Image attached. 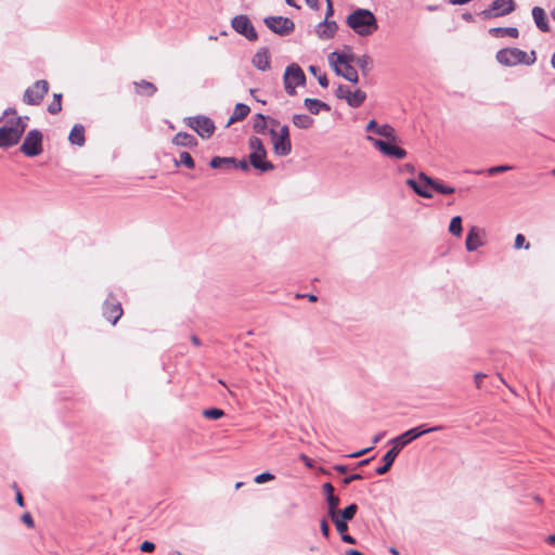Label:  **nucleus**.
<instances>
[{
    "label": "nucleus",
    "instance_id": "obj_1",
    "mask_svg": "<svg viewBox=\"0 0 555 555\" xmlns=\"http://www.w3.org/2000/svg\"><path fill=\"white\" fill-rule=\"evenodd\" d=\"M346 24L361 37H369L378 29L377 18L369 9H356L347 16Z\"/></svg>",
    "mask_w": 555,
    "mask_h": 555
},
{
    "label": "nucleus",
    "instance_id": "obj_2",
    "mask_svg": "<svg viewBox=\"0 0 555 555\" xmlns=\"http://www.w3.org/2000/svg\"><path fill=\"white\" fill-rule=\"evenodd\" d=\"M495 60L499 64L506 67H513L519 64L529 66L535 63L537 54L534 50L527 53L518 48H503L496 52Z\"/></svg>",
    "mask_w": 555,
    "mask_h": 555
},
{
    "label": "nucleus",
    "instance_id": "obj_3",
    "mask_svg": "<svg viewBox=\"0 0 555 555\" xmlns=\"http://www.w3.org/2000/svg\"><path fill=\"white\" fill-rule=\"evenodd\" d=\"M26 121L22 117H16L10 126L0 127V147H11L18 143L26 130Z\"/></svg>",
    "mask_w": 555,
    "mask_h": 555
},
{
    "label": "nucleus",
    "instance_id": "obj_4",
    "mask_svg": "<svg viewBox=\"0 0 555 555\" xmlns=\"http://www.w3.org/2000/svg\"><path fill=\"white\" fill-rule=\"evenodd\" d=\"M443 429L442 425L434 426V427H426L425 425H421L414 428H411L403 434L399 435L398 437L391 439L389 443L392 444V447L398 450L400 453L401 449H403L405 446L411 443L413 440L420 438L421 436L434 433Z\"/></svg>",
    "mask_w": 555,
    "mask_h": 555
},
{
    "label": "nucleus",
    "instance_id": "obj_5",
    "mask_svg": "<svg viewBox=\"0 0 555 555\" xmlns=\"http://www.w3.org/2000/svg\"><path fill=\"white\" fill-rule=\"evenodd\" d=\"M283 82L286 93L295 95L296 87L305 86L306 75L298 64L292 63L285 68Z\"/></svg>",
    "mask_w": 555,
    "mask_h": 555
},
{
    "label": "nucleus",
    "instance_id": "obj_6",
    "mask_svg": "<svg viewBox=\"0 0 555 555\" xmlns=\"http://www.w3.org/2000/svg\"><path fill=\"white\" fill-rule=\"evenodd\" d=\"M373 145L385 156L395 158V159H403L406 157L408 153L404 149L398 146L396 144L397 141L392 140H382L376 139L372 135H367L366 138Z\"/></svg>",
    "mask_w": 555,
    "mask_h": 555
},
{
    "label": "nucleus",
    "instance_id": "obj_7",
    "mask_svg": "<svg viewBox=\"0 0 555 555\" xmlns=\"http://www.w3.org/2000/svg\"><path fill=\"white\" fill-rule=\"evenodd\" d=\"M516 9L514 0H494L491 4L481 11L480 15L486 18H495L511 14Z\"/></svg>",
    "mask_w": 555,
    "mask_h": 555
},
{
    "label": "nucleus",
    "instance_id": "obj_8",
    "mask_svg": "<svg viewBox=\"0 0 555 555\" xmlns=\"http://www.w3.org/2000/svg\"><path fill=\"white\" fill-rule=\"evenodd\" d=\"M185 124L203 139H209L216 129L214 121L203 115L189 117L185 119Z\"/></svg>",
    "mask_w": 555,
    "mask_h": 555
},
{
    "label": "nucleus",
    "instance_id": "obj_9",
    "mask_svg": "<svg viewBox=\"0 0 555 555\" xmlns=\"http://www.w3.org/2000/svg\"><path fill=\"white\" fill-rule=\"evenodd\" d=\"M263 23L273 34L281 37L288 36L295 29V23L284 16H267L263 18Z\"/></svg>",
    "mask_w": 555,
    "mask_h": 555
},
{
    "label": "nucleus",
    "instance_id": "obj_10",
    "mask_svg": "<svg viewBox=\"0 0 555 555\" xmlns=\"http://www.w3.org/2000/svg\"><path fill=\"white\" fill-rule=\"evenodd\" d=\"M21 152L28 156V157H35L42 153V133L37 130L33 129L30 130L22 145H21Z\"/></svg>",
    "mask_w": 555,
    "mask_h": 555
},
{
    "label": "nucleus",
    "instance_id": "obj_11",
    "mask_svg": "<svg viewBox=\"0 0 555 555\" xmlns=\"http://www.w3.org/2000/svg\"><path fill=\"white\" fill-rule=\"evenodd\" d=\"M49 91V83L47 80H37L34 85L28 87L23 95V102L27 105H39Z\"/></svg>",
    "mask_w": 555,
    "mask_h": 555
},
{
    "label": "nucleus",
    "instance_id": "obj_12",
    "mask_svg": "<svg viewBox=\"0 0 555 555\" xmlns=\"http://www.w3.org/2000/svg\"><path fill=\"white\" fill-rule=\"evenodd\" d=\"M231 26L237 34L244 36L249 41H256L258 39L255 27L249 17L245 14L234 16L231 21Z\"/></svg>",
    "mask_w": 555,
    "mask_h": 555
},
{
    "label": "nucleus",
    "instance_id": "obj_13",
    "mask_svg": "<svg viewBox=\"0 0 555 555\" xmlns=\"http://www.w3.org/2000/svg\"><path fill=\"white\" fill-rule=\"evenodd\" d=\"M338 99H344L351 107H359L366 99V93L360 89L350 91L346 86L339 85L335 92Z\"/></svg>",
    "mask_w": 555,
    "mask_h": 555
},
{
    "label": "nucleus",
    "instance_id": "obj_14",
    "mask_svg": "<svg viewBox=\"0 0 555 555\" xmlns=\"http://www.w3.org/2000/svg\"><path fill=\"white\" fill-rule=\"evenodd\" d=\"M103 315L108 322L115 325L122 315L120 302L109 296L103 305Z\"/></svg>",
    "mask_w": 555,
    "mask_h": 555
},
{
    "label": "nucleus",
    "instance_id": "obj_15",
    "mask_svg": "<svg viewBox=\"0 0 555 555\" xmlns=\"http://www.w3.org/2000/svg\"><path fill=\"white\" fill-rule=\"evenodd\" d=\"M273 144V151L278 156H287L292 152L291 138H283L276 134L275 129L269 131Z\"/></svg>",
    "mask_w": 555,
    "mask_h": 555
},
{
    "label": "nucleus",
    "instance_id": "obj_16",
    "mask_svg": "<svg viewBox=\"0 0 555 555\" xmlns=\"http://www.w3.org/2000/svg\"><path fill=\"white\" fill-rule=\"evenodd\" d=\"M365 130L367 132H374V133L385 138L386 140H392V141L398 140V138L396 135V130L392 126H390L388 124L378 125L376 122V120H374V119L369 121V124L365 127Z\"/></svg>",
    "mask_w": 555,
    "mask_h": 555
},
{
    "label": "nucleus",
    "instance_id": "obj_17",
    "mask_svg": "<svg viewBox=\"0 0 555 555\" xmlns=\"http://www.w3.org/2000/svg\"><path fill=\"white\" fill-rule=\"evenodd\" d=\"M338 26L335 21L324 20L315 27V33L320 39H331L337 33Z\"/></svg>",
    "mask_w": 555,
    "mask_h": 555
},
{
    "label": "nucleus",
    "instance_id": "obj_18",
    "mask_svg": "<svg viewBox=\"0 0 555 555\" xmlns=\"http://www.w3.org/2000/svg\"><path fill=\"white\" fill-rule=\"evenodd\" d=\"M253 65L262 72L270 69V52L268 48H260L251 60Z\"/></svg>",
    "mask_w": 555,
    "mask_h": 555
},
{
    "label": "nucleus",
    "instance_id": "obj_19",
    "mask_svg": "<svg viewBox=\"0 0 555 555\" xmlns=\"http://www.w3.org/2000/svg\"><path fill=\"white\" fill-rule=\"evenodd\" d=\"M267 155H260L259 153L251 152L249 154V163L255 168L262 172L273 170L274 166L271 162L266 160Z\"/></svg>",
    "mask_w": 555,
    "mask_h": 555
},
{
    "label": "nucleus",
    "instance_id": "obj_20",
    "mask_svg": "<svg viewBox=\"0 0 555 555\" xmlns=\"http://www.w3.org/2000/svg\"><path fill=\"white\" fill-rule=\"evenodd\" d=\"M333 68L337 75L343 76L348 81L353 83H357L359 81L358 72L352 65H338L337 63H335L333 65Z\"/></svg>",
    "mask_w": 555,
    "mask_h": 555
},
{
    "label": "nucleus",
    "instance_id": "obj_21",
    "mask_svg": "<svg viewBox=\"0 0 555 555\" xmlns=\"http://www.w3.org/2000/svg\"><path fill=\"white\" fill-rule=\"evenodd\" d=\"M465 245H466V249L468 251H474L478 247L483 245V242H482L481 235H480V231L478 228H476V227L470 228V230L468 231L467 236H466Z\"/></svg>",
    "mask_w": 555,
    "mask_h": 555
},
{
    "label": "nucleus",
    "instance_id": "obj_22",
    "mask_svg": "<svg viewBox=\"0 0 555 555\" xmlns=\"http://www.w3.org/2000/svg\"><path fill=\"white\" fill-rule=\"evenodd\" d=\"M531 14L534 24L541 31L546 33L550 30V25L545 11L541 7H533Z\"/></svg>",
    "mask_w": 555,
    "mask_h": 555
},
{
    "label": "nucleus",
    "instance_id": "obj_23",
    "mask_svg": "<svg viewBox=\"0 0 555 555\" xmlns=\"http://www.w3.org/2000/svg\"><path fill=\"white\" fill-rule=\"evenodd\" d=\"M68 140L74 145L82 146L86 142L85 127L81 124H75L69 132Z\"/></svg>",
    "mask_w": 555,
    "mask_h": 555
},
{
    "label": "nucleus",
    "instance_id": "obj_24",
    "mask_svg": "<svg viewBox=\"0 0 555 555\" xmlns=\"http://www.w3.org/2000/svg\"><path fill=\"white\" fill-rule=\"evenodd\" d=\"M133 86L139 95L153 96L157 92L156 86L147 80L134 81Z\"/></svg>",
    "mask_w": 555,
    "mask_h": 555
},
{
    "label": "nucleus",
    "instance_id": "obj_25",
    "mask_svg": "<svg viewBox=\"0 0 555 555\" xmlns=\"http://www.w3.org/2000/svg\"><path fill=\"white\" fill-rule=\"evenodd\" d=\"M399 452L393 447L383 457L384 465L376 468L377 475H385L389 472Z\"/></svg>",
    "mask_w": 555,
    "mask_h": 555
},
{
    "label": "nucleus",
    "instance_id": "obj_26",
    "mask_svg": "<svg viewBox=\"0 0 555 555\" xmlns=\"http://www.w3.org/2000/svg\"><path fill=\"white\" fill-rule=\"evenodd\" d=\"M357 57L354 54L332 52L328 55V61L332 65L335 63L338 65H351V63H356Z\"/></svg>",
    "mask_w": 555,
    "mask_h": 555
},
{
    "label": "nucleus",
    "instance_id": "obj_27",
    "mask_svg": "<svg viewBox=\"0 0 555 555\" xmlns=\"http://www.w3.org/2000/svg\"><path fill=\"white\" fill-rule=\"evenodd\" d=\"M172 143L178 146H185V147H193V146L197 145V141L192 134L182 132V131L178 132L173 137Z\"/></svg>",
    "mask_w": 555,
    "mask_h": 555
},
{
    "label": "nucleus",
    "instance_id": "obj_28",
    "mask_svg": "<svg viewBox=\"0 0 555 555\" xmlns=\"http://www.w3.org/2000/svg\"><path fill=\"white\" fill-rule=\"evenodd\" d=\"M304 104L309 109V112L313 115H318L321 109H324V111L331 109V107L327 103H325L321 100H318V99L307 98V99H305Z\"/></svg>",
    "mask_w": 555,
    "mask_h": 555
},
{
    "label": "nucleus",
    "instance_id": "obj_29",
    "mask_svg": "<svg viewBox=\"0 0 555 555\" xmlns=\"http://www.w3.org/2000/svg\"><path fill=\"white\" fill-rule=\"evenodd\" d=\"M249 112H250V108L248 105L243 104V103H237L235 105L233 114L231 115V117L228 121V126L231 125L232 122L243 120L249 114Z\"/></svg>",
    "mask_w": 555,
    "mask_h": 555
},
{
    "label": "nucleus",
    "instance_id": "obj_30",
    "mask_svg": "<svg viewBox=\"0 0 555 555\" xmlns=\"http://www.w3.org/2000/svg\"><path fill=\"white\" fill-rule=\"evenodd\" d=\"M489 34L493 37L508 36L517 38L519 36V30L516 27H493L489 29Z\"/></svg>",
    "mask_w": 555,
    "mask_h": 555
},
{
    "label": "nucleus",
    "instance_id": "obj_31",
    "mask_svg": "<svg viewBox=\"0 0 555 555\" xmlns=\"http://www.w3.org/2000/svg\"><path fill=\"white\" fill-rule=\"evenodd\" d=\"M292 121L299 129H309L312 127L314 119L307 114H295Z\"/></svg>",
    "mask_w": 555,
    "mask_h": 555
},
{
    "label": "nucleus",
    "instance_id": "obj_32",
    "mask_svg": "<svg viewBox=\"0 0 555 555\" xmlns=\"http://www.w3.org/2000/svg\"><path fill=\"white\" fill-rule=\"evenodd\" d=\"M209 165L211 168L215 169H228L232 168V165H235V158L216 156L211 158Z\"/></svg>",
    "mask_w": 555,
    "mask_h": 555
},
{
    "label": "nucleus",
    "instance_id": "obj_33",
    "mask_svg": "<svg viewBox=\"0 0 555 555\" xmlns=\"http://www.w3.org/2000/svg\"><path fill=\"white\" fill-rule=\"evenodd\" d=\"M406 184L418 195V196H422L424 198H431L433 197V194L431 192L427 189L428 186L424 185H420L414 179H408L406 180Z\"/></svg>",
    "mask_w": 555,
    "mask_h": 555
},
{
    "label": "nucleus",
    "instance_id": "obj_34",
    "mask_svg": "<svg viewBox=\"0 0 555 555\" xmlns=\"http://www.w3.org/2000/svg\"><path fill=\"white\" fill-rule=\"evenodd\" d=\"M356 64L364 75H367L372 68V59L367 54H363L357 57Z\"/></svg>",
    "mask_w": 555,
    "mask_h": 555
},
{
    "label": "nucleus",
    "instance_id": "obj_35",
    "mask_svg": "<svg viewBox=\"0 0 555 555\" xmlns=\"http://www.w3.org/2000/svg\"><path fill=\"white\" fill-rule=\"evenodd\" d=\"M253 128L257 133H261V134L266 133L267 121H266L264 115H262L260 113L255 115Z\"/></svg>",
    "mask_w": 555,
    "mask_h": 555
},
{
    "label": "nucleus",
    "instance_id": "obj_36",
    "mask_svg": "<svg viewBox=\"0 0 555 555\" xmlns=\"http://www.w3.org/2000/svg\"><path fill=\"white\" fill-rule=\"evenodd\" d=\"M62 111V94L61 93H54L53 100L48 105V112L50 114H57Z\"/></svg>",
    "mask_w": 555,
    "mask_h": 555
},
{
    "label": "nucleus",
    "instance_id": "obj_37",
    "mask_svg": "<svg viewBox=\"0 0 555 555\" xmlns=\"http://www.w3.org/2000/svg\"><path fill=\"white\" fill-rule=\"evenodd\" d=\"M248 143L253 152L259 153L260 155H267V151L263 146V143L258 137L249 138Z\"/></svg>",
    "mask_w": 555,
    "mask_h": 555
},
{
    "label": "nucleus",
    "instance_id": "obj_38",
    "mask_svg": "<svg viewBox=\"0 0 555 555\" xmlns=\"http://www.w3.org/2000/svg\"><path fill=\"white\" fill-rule=\"evenodd\" d=\"M449 231L455 236H460L462 234V218L460 216H455L451 219Z\"/></svg>",
    "mask_w": 555,
    "mask_h": 555
},
{
    "label": "nucleus",
    "instance_id": "obj_39",
    "mask_svg": "<svg viewBox=\"0 0 555 555\" xmlns=\"http://www.w3.org/2000/svg\"><path fill=\"white\" fill-rule=\"evenodd\" d=\"M184 165L185 167L192 169L195 166V163L188 152H181L179 155V159L176 160V166Z\"/></svg>",
    "mask_w": 555,
    "mask_h": 555
},
{
    "label": "nucleus",
    "instance_id": "obj_40",
    "mask_svg": "<svg viewBox=\"0 0 555 555\" xmlns=\"http://www.w3.org/2000/svg\"><path fill=\"white\" fill-rule=\"evenodd\" d=\"M512 169H513V167L509 166V165H500V166L490 167V168H488L486 170H477L476 173L480 175V173L487 172L488 175L493 176V175H496V173H502V172H505V171H509Z\"/></svg>",
    "mask_w": 555,
    "mask_h": 555
},
{
    "label": "nucleus",
    "instance_id": "obj_41",
    "mask_svg": "<svg viewBox=\"0 0 555 555\" xmlns=\"http://www.w3.org/2000/svg\"><path fill=\"white\" fill-rule=\"evenodd\" d=\"M357 511H358V505L352 503V504L348 505L347 507H345L343 511H340L338 513V515H340L339 517L345 520H351L354 517V515L357 514Z\"/></svg>",
    "mask_w": 555,
    "mask_h": 555
},
{
    "label": "nucleus",
    "instance_id": "obj_42",
    "mask_svg": "<svg viewBox=\"0 0 555 555\" xmlns=\"http://www.w3.org/2000/svg\"><path fill=\"white\" fill-rule=\"evenodd\" d=\"M326 502L328 504V516L334 517L338 514L337 506L339 504V498L334 495H327Z\"/></svg>",
    "mask_w": 555,
    "mask_h": 555
},
{
    "label": "nucleus",
    "instance_id": "obj_43",
    "mask_svg": "<svg viewBox=\"0 0 555 555\" xmlns=\"http://www.w3.org/2000/svg\"><path fill=\"white\" fill-rule=\"evenodd\" d=\"M332 521L334 522L336 530L341 534L346 533L348 530L347 520L339 517L338 514H336L334 517H331Z\"/></svg>",
    "mask_w": 555,
    "mask_h": 555
},
{
    "label": "nucleus",
    "instance_id": "obj_44",
    "mask_svg": "<svg viewBox=\"0 0 555 555\" xmlns=\"http://www.w3.org/2000/svg\"><path fill=\"white\" fill-rule=\"evenodd\" d=\"M319 68L314 65L309 66V72L318 78V81L321 87L326 88L328 86V79L326 74H318Z\"/></svg>",
    "mask_w": 555,
    "mask_h": 555
},
{
    "label": "nucleus",
    "instance_id": "obj_45",
    "mask_svg": "<svg viewBox=\"0 0 555 555\" xmlns=\"http://www.w3.org/2000/svg\"><path fill=\"white\" fill-rule=\"evenodd\" d=\"M203 415L209 420H219L220 417H222L224 415V412L221 409L211 408V409L205 410L203 412Z\"/></svg>",
    "mask_w": 555,
    "mask_h": 555
},
{
    "label": "nucleus",
    "instance_id": "obj_46",
    "mask_svg": "<svg viewBox=\"0 0 555 555\" xmlns=\"http://www.w3.org/2000/svg\"><path fill=\"white\" fill-rule=\"evenodd\" d=\"M433 190L443 195H450L455 192V189L453 186L446 185L439 181L436 182Z\"/></svg>",
    "mask_w": 555,
    "mask_h": 555
},
{
    "label": "nucleus",
    "instance_id": "obj_47",
    "mask_svg": "<svg viewBox=\"0 0 555 555\" xmlns=\"http://www.w3.org/2000/svg\"><path fill=\"white\" fill-rule=\"evenodd\" d=\"M273 479H274V475H272L269 472H266V473L257 475L254 480L256 483L260 485V483H264L267 481H271Z\"/></svg>",
    "mask_w": 555,
    "mask_h": 555
},
{
    "label": "nucleus",
    "instance_id": "obj_48",
    "mask_svg": "<svg viewBox=\"0 0 555 555\" xmlns=\"http://www.w3.org/2000/svg\"><path fill=\"white\" fill-rule=\"evenodd\" d=\"M418 179L424 182L426 186H429L434 189V185L436 184L437 180L433 179L431 177L427 176L424 172L418 173Z\"/></svg>",
    "mask_w": 555,
    "mask_h": 555
},
{
    "label": "nucleus",
    "instance_id": "obj_49",
    "mask_svg": "<svg viewBox=\"0 0 555 555\" xmlns=\"http://www.w3.org/2000/svg\"><path fill=\"white\" fill-rule=\"evenodd\" d=\"M525 247L528 249L530 247L529 243H526V238L522 234H517L515 237V248H521Z\"/></svg>",
    "mask_w": 555,
    "mask_h": 555
},
{
    "label": "nucleus",
    "instance_id": "obj_50",
    "mask_svg": "<svg viewBox=\"0 0 555 555\" xmlns=\"http://www.w3.org/2000/svg\"><path fill=\"white\" fill-rule=\"evenodd\" d=\"M140 550L142 552H145V553H151L155 550V544L153 542H150V541H144L141 545H140Z\"/></svg>",
    "mask_w": 555,
    "mask_h": 555
},
{
    "label": "nucleus",
    "instance_id": "obj_51",
    "mask_svg": "<svg viewBox=\"0 0 555 555\" xmlns=\"http://www.w3.org/2000/svg\"><path fill=\"white\" fill-rule=\"evenodd\" d=\"M320 529H321V532L322 534L325 537V538H328L330 537V526L327 524V520L326 519H322L321 522H320Z\"/></svg>",
    "mask_w": 555,
    "mask_h": 555
},
{
    "label": "nucleus",
    "instance_id": "obj_52",
    "mask_svg": "<svg viewBox=\"0 0 555 555\" xmlns=\"http://www.w3.org/2000/svg\"><path fill=\"white\" fill-rule=\"evenodd\" d=\"M362 478H363V477H362V475H360V474H352V475H350V476L345 477V478L343 479V483H344L345 486H347V485L351 483L352 481H354V480H360V479H362Z\"/></svg>",
    "mask_w": 555,
    "mask_h": 555
},
{
    "label": "nucleus",
    "instance_id": "obj_53",
    "mask_svg": "<svg viewBox=\"0 0 555 555\" xmlns=\"http://www.w3.org/2000/svg\"><path fill=\"white\" fill-rule=\"evenodd\" d=\"M232 168H240V169L246 171L249 169V165L246 159H241V160L235 159V165H232Z\"/></svg>",
    "mask_w": 555,
    "mask_h": 555
},
{
    "label": "nucleus",
    "instance_id": "obj_54",
    "mask_svg": "<svg viewBox=\"0 0 555 555\" xmlns=\"http://www.w3.org/2000/svg\"><path fill=\"white\" fill-rule=\"evenodd\" d=\"M22 521L29 528L34 527V519L29 513H25L22 515Z\"/></svg>",
    "mask_w": 555,
    "mask_h": 555
},
{
    "label": "nucleus",
    "instance_id": "obj_55",
    "mask_svg": "<svg viewBox=\"0 0 555 555\" xmlns=\"http://www.w3.org/2000/svg\"><path fill=\"white\" fill-rule=\"evenodd\" d=\"M276 134L283 138H289V128L287 125H284L276 131Z\"/></svg>",
    "mask_w": 555,
    "mask_h": 555
},
{
    "label": "nucleus",
    "instance_id": "obj_56",
    "mask_svg": "<svg viewBox=\"0 0 555 555\" xmlns=\"http://www.w3.org/2000/svg\"><path fill=\"white\" fill-rule=\"evenodd\" d=\"M323 492L324 494L327 496V495H334V487L332 486V483L330 482H326L323 485Z\"/></svg>",
    "mask_w": 555,
    "mask_h": 555
},
{
    "label": "nucleus",
    "instance_id": "obj_57",
    "mask_svg": "<svg viewBox=\"0 0 555 555\" xmlns=\"http://www.w3.org/2000/svg\"><path fill=\"white\" fill-rule=\"evenodd\" d=\"M487 375L483 374V373H476L474 378H475V384H476V387L477 388H480L481 387V382L482 379L486 377Z\"/></svg>",
    "mask_w": 555,
    "mask_h": 555
},
{
    "label": "nucleus",
    "instance_id": "obj_58",
    "mask_svg": "<svg viewBox=\"0 0 555 555\" xmlns=\"http://www.w3.org/2000/svg\"><path fill=\"white\" fill-rule=\"evenodd\" d=\"M341 540L345 543H348V544H356L357 543L356 539L352 535L348 534V533L341 534Z\"/></svg>",
    "mask_w": 555,
    "mask_h": 555
},
{
    "label": "nucleus",
    "instance_id": "obj_59",
    "mask_svg": "<svg viewBox=\"0 0 555 555\" xmlns=\"http://www.w3.org/2000/svg\"><path fill=\"white\" fill-rule=\"evenodd\" d=\"M371 449H372V448H365V449L360 450V451H358V452L351 453V454H349L348 456H349V457H359V456H361V455H363V454L367 453Z\"/></svg>",
    "mask_w": 555,
    "mask_h": 555
},
{
    "label": "nucleus",
    "instance_id": "obj_60",
    "mask_svg": "<svg viewBox=\"0 0 555 555\" xmlns=\"http://www.w3.org/2000/svg\"><path fill=\"white\" fill-rule=\"evenodd\" d=\"M333 14H334L333 3H330V5H326V12H325L324 20H328Z\"/></svg>",
    "mask_w": 555,
    "mask_h": 555
},
{
    "label": "nucleus",
    "instance_id": "obj_61",
    "mask_svg": "<svg viewBox=\"0 0 555 555\" xmlns=\"http://www.w3.org/2000/svg\"><path fill=\"white\" fill-rule=\"evenodd\" d=\"M401 170L405 171V172H409V173H414L415 168L411 164H405V165L402 166Z\"/></svg>",
    "mask_w": 555,
    "mask_h": 555
},
{
    "label": "nucleus",
    "instance_id": "obj_62",
    "mask_svg": "<svg viewBox=\"0 0 555 555\" xmlns=\"http://www.w3.org/2000/svg\"><path fill=\"white\" fill-rule=\"evenodd\" d=\"M334 469L340 474H345L348 470L347 466L340 464L335 465Z\"/></svg>",
    "mask_w": 555,
    "mask_h": 555
},
{
    "label": "nucleus",
    "instance_id": "obj_63",
    "mask_svg": "<svg viewBox=\"0 0 555 555\" xmlns=\"http://www.w3.org/2000/svg\"><path fill=\"white\" fill-rule=\"evenodd\" d=\"M306 3L311 8L317 10L319 8V0H305Z\"/></svg>",
    "mask_w": 555,
    "mask_h": 555
},
{
    "label": "nucleus",
    "instance_id": "obj_64",
    "mask_svg": "<svg viewBox=\"0 0 555 555\" xmlns=\"http://www.w3.org/2000/svg\"><path fill=\"white\" fill-rule=\"evenodd\" d=\"M344 555H364V554L357 550H348V551H346V553Z\"/></svg>",
    "mask_w": 555,
    "mask_h": 555
}]
</instances>
